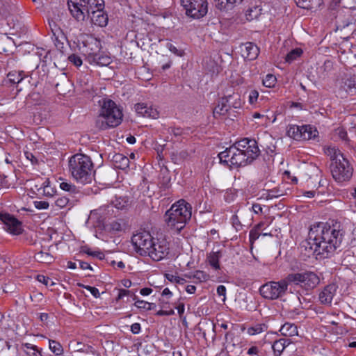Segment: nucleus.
Wrapping results in <instances>:
<instances>
[{"instance_id":"nucleus-1","label":"nucleus","mask_w":356,"mask_h":356,"mask_svg":"<svg viewBox=\"0 0 356 356\" xmlns=\"http://www.w3.org/2000/svg\"><path fill=\"white\" fill-rule=\"evenodd\" d=\"M344 235L345 230L340 222H317L311 226L308 238L302 242L301 248L308 256L316 254L327 258L341 247Z\"/></svg>"},{"instance_id":"nucleus-2","label":"nucleus","mask_w":356,"mask_h":356,"mask_svg":"<svg viewBox=\"0 0 356 356\" xmlns=\"http://www.w3.org/2000/svg\"><path fill=\"white\" fill-rule=\"evenodd\" d=\"M192 215L191 204L181 199L172 204L165 211L164 221L167 226L175 234H181Z\"/></svg>"},{"instance_id":"nucleus-3","label":"nucleus","mask_w":356,"mask_h":356,"mask_svg":"<svg viewBox=\"0 0 356 356\" xmlns=\"http://www.w3.org/2000/svg\"><path fill=\"white\" fill-rule=\"evenodd\" d=\"M68 168L72 178L77 183L88 184L94 179V163L86 154H76L72 156L68 161Z\"/></svg>"},{"instance_id":"nucleus-4","label":"nucleus","mask_w":356,"mask_h":356,"mask_svg":"<svg viewBox=\"0 0 356 356\" xmlns=\"http://www.w3.org/2000/svg\"><path fill=\"white\" fill-rule=\"evenodd\" d=\"M99 103L101 108L95 121L97 128L106 130L120 124L123 117L120 108L111 99H103Z\"/></svg>"},{"instance_id":"nucleus-5","label":"nucleus","mask_w":356,"mask_h":356,"mask_svg":"<svg viewBox=\"0 0 356 356\" xmlns=\"http://www.w3.org/2000/svg\"><path fill=\"white\" fill-rule=\"evenodd\" d=\"M324 152L332 160L330 168L333 178L338 182L350 180L353 169L343 154L335 147H326Z\"/></svg>"},{"instance_id":"nucleus-6","label":"nucleus","mask_w":356,"mask_h":356,"mask_svg":"<svg viewBox=\"0 0 356 356\" xmlns=\"http://www.w3.org/2000/svg\"><path fill=\"white\" fill-rule=\"evenodd\" d=\"M220 162L231 168L245 166L254 160L238 149L234 145L218 154Z\"/></svg>"},{"instance_id":"nucleus-7","label":"nucleus","mask_w":356,"mask_h":356,"mask_svg":"<svg viewBox=\"0 0 356 356\" xmlns=\"http://www.w3.org/2000/svg\"><path fill=\"white\" fill-rule=\"evenodd\" d=\"M289 284L287 277L278 282H268L260 286L259 293L265 299L277 300L286 294Z\"/></svg>"},{"instance_id":"nucleus-8","label":"nucleus","mask_w":356,"mask_h":356,"mask_svg":"<svg viewBox=\"0 0 356 356\" xmlns=\"http://www.w3.org/2000/svg\"><path fill=\"white\" fill-rule=\"evenodd\" d=\"M287 280L289 283L300 285L306 290L314 289L320 282L318 275L312 271L289 274Z\"/></svg>"},{"instance_id":"nucleus-9","label":"nucleus","mask_w":356,"mask_h":356,"mask_svg":"<svg viewBox=\"0 0 356 356\" xmlns=\"http://www.w3.org/2000/svg\"><path fill=\"white\" fill-rule=\"evenodd\" d=\"M181 4L186 16L195 19L202 18L208 12L207 0H181Z\"/></svg>"},{"instance_id":"nucleus-10","label":"nucleus","mask_w":356,"mask_h":356,"mask_svg":"<svg viewBox=\"0 0 356 356\" xmlns=\"http://www.w3.org/2000/svg\"><path fill=\"white\" fill-rule=\"evenodd\" d=\"M154 239L149 232L143 231L134 234L131 237V242L137 253L141 256H147Z\"/></svg>"},{"instance_id":"nucleus-11","label":"nucleus","mask_w":356,"mask_h":356,"mask_svg":"<svg viewBox=\"0 0 356 356\" xmlns=\"http://www.w3.org/2000/svg\"><path fill=\"white\" fill-rule=\"evenodd\" d=\"M82 44L83 47L79 48L86 56V60L88 63L94 61L95 57L102 49L101 41L92 35H87L82 41Z\"/></svg>"},{"instance_id":"nucleus-12","label":"nucleus","mask_w":356,"mask_h":356,"mask_svg":"<svg viewBox=\"0 0 356 356\" xmlns=\"http://www.w3.org/2000/svg\"><path fill=\"white\" fill-rule=\"evenodd\" d=\"M147 256L154 261H160L169 254V245L165 239L154 238Z\"/></svg>"},{"instance_id":"nucleus-13","label":"nucleus","mask_w":356,"mask_h":356,"mask_svg":"<svg viewBox=\"0 0 356 356\" xmlns=\"http://www.w3.org/2000/svg\"><path fill=\"white\" fill-rule=\"evenodd\" d=\"M233 145L245 155L251 156L253 160L256 159L260 154L257 142L254 139L244 138Z\"/></svg>"},{"instance_id":"nucleus-14","label":"nucleus","mask_w":356,"mask_h":356,"mask_svg":"<svg viewBox=\"0 0 356 356\" xmlns=\"http://www.w3.org/2000/svg\"><path fill=\"white\" fill-rule=\"evenodd\" d=\"M68 8L70 13L77 21H84L88 16V10L86 0H68Z\"/></svg>"},{"instance_id":"nucleus-15","label":"nucleus","mask_w":356,"mask_h":356,"mask_svg":"<svg viewBox=\"0 0 356 356\" xmlns=\"http://www.w3.org/2000/svg\"><path fill=\"white\" fill-rule=\"evenodd\" d=\"M0 220L4 228L12 234L19 235L22 232V222L13 216L7 213H0Z\"/></svg>"},{"instance_id":"nucleus-16","label":"nucleus","mask_w":356,"mask_h":356,"mask_svg":"<svg viewBox=\"0 0 356 356\" xmlns=\"http://www.w3.org/2000/svg\"><path fill=\"white\" fill-rule=\"evenodd\" d=\"M135 111L139 115L144 118L156 119L159 117L157 109L145 103H138L134 106Z\"/></svg>"},{"instance_id":"nucleus-17","label":"nucleus","mask_w":356,"mask_h":356,"mask_svg":"<svg viewBox=\"0 0 356 356\" xmlns=\"http://www.w3.org/2000/svg\"><path fill=\"white\" fill-rule=\"evenodd\" d=\"M337 286L335 284H329L319 293L318 299L321 304L330 305L335 296Z\"/></svg>"},{"instance_id":"nucleus-18","label":"nucleus","mask_w":356,"mask_h":356,"mask_svg":"<svg viewBox=\"0 0 356 356\" xmlns=\"http://www.w3.org/2000/svg\"><path fill=\"white\" fill-rule=\"evenodd\" d=\"M89 17H90L91 22L97 26L104 27L108 24V15L104 10L92 11Z\"/></svg>"},{"instance_id":"nucleus-19","label":"nucleus","mask_w":356,"mask_h":356,"mask_svg":"<svg viewBox=\"0 0 356 356\" xmlns=\"http://www.w3.org/2000/svg\"><path fill=\"white\" fill-rule=\"evenodd\" d=\"M243 56L248 60H252L257 58L259 54L258 47L252 42H246L242 49Z\"/></svg>"},{"instance_id":"nucleus-20","label":"nucleus","mask_w":356,"mask_h":356,"mask_svg":"<svg viewBox=\"0 0 356 356\" xmlns=\"http://www.w3.org/2000/svg\"><path fill=\"white\" fill-rule=\"evenodd\" d=\"M115 168L120 170H127L129 167V159L122 154H115L112 158Z\"/></svg>"},{"instance_id":"nucleus-21","label":"nucleus","mask_w":356,"mask_h":356,"mask_svg":"<svg viewBox=\"0 0 356 356\" xmlns=\"http://www.w3.org/2000/svg\"><path fill=\"white\" fill-rule=\"evenodd\" d=\"M222 257V250L211 251L207 254V261L213 270H218L220 269L219 261Z\"/></svg>"},{"instance_id":"nucleus-22","label":"nucleus","mask_w":356,"mask_h":356,"mask_svg":"<svg viewBox=\"0 0 356 356\" xmlns=\"http://www.w3.org/2000/svg\"><path fill=\"white\" fill-rule=\"evenodd\" d=\"M35 187L38 192L42 191L41 193L47 197H53L56 195V190L51 187L49 179H46L40 184V187H38V185H35Z\"/></svg>"},{"instance_id":"nucleus-23","label":"nucleus","mask_w":356,"mask_h":356,"mask_svg":"<svg viewBox=\"0 0 356 356\" xmlns=\"http://www.w3.org/2000/svg\"><path fill=\"white\" fill-rule=\"evenodd\" d=\"M307 129L305 125L298 126L292 124L290 125L287 129V135L295 140H302L304 129L307 130Z\"/></svg>"},{"instance_id":"nucleus-24","label":"nucleus","mask_w":356,"mask_h":356,"mask_svg":"<svg viewBox=\"0 0 356 356\" xmlns=\"http://www.w3.org/2000/svg\"><path fill=\"white\" fill-rule=\"evenodd\" d=\"M222 102L227 104L229 110L231 108H238L241 106V100L238 94L228 95L222 97Z\"/></svg>"},{"instance_id":"nucleus-25","label":"nucleus","mask_w":356,"mask_h":356,"mask_svg":"<svg viewBox=\"0 0 356 356\" xmlns=\"http://www.w3.org/2000/svg\"><path fill=\"white\" fill-rule=\"evenodd\" d=\"M34 259L36 261L42 264H51L54 261V256L49 252L48 250L44 248L35 253Z\"/></svg>"},{"instance_id":"nucleus-26","label":"nucleus","mask_w":356,"mask_h":356,"mask_svg":"<svg viewBox=\"0 0 356 356\" xmlns=\"http://www.w3.org/2000/svg\"><path fill=\"white\" fill-rule=\"evenodd\" d=\"M168 134L171 136L170 140L179 141L185 138L187 132L181 127H169L167 129Z\"/></svg>"},{"instance_id":"nucleus-27","label":"nucleus","mask_w":356,"mask_h":356,"mask_svg":"<svg viewBox=\"0 0 356 356\" xmlns=\"http://www.w3.org/2000/svg\"><path fill=\"white\" fill-rule=\"evenodd\" d=\"M26 77L24 71H11L7 75L8 81L12 84H19Z\"/></svg>"},{"instance_id":"nucleus-28","label":"nucleus","mask_w":356,"mask_h":356,"mask_svg":"<svg viewBox=\"0 0 356 356\" xmlns=\"http://www.w3.org/2000/svg\"><path fill=\"white\" fill-rule=\"evenodd\" d=\"M86 7L88 10V16L92 11L104 10V0H86Z\"/></svg>"},{"instance_id":"nucleus-29","label":"nucleus","mask_w":356,"mask_h":356,"mask_svg":"<svg viewBox=\"0 0 356 356\" xmlns=\"http://www.w3.org/2000/svg\"><path fill=\"white\" fill-rule=\"evenodd\" d=\"M112 63V58L104 53L99 51L95 57L94 61H90L89 63L95 64L100 66H108Z\"/></svg>"},{"instance_id":"nucleus-30","label":"nucleus","mask_w":356,"mask_h":356,"mask_svg":"<svg viewBox=\"0 0 356 356\" xmlns=\"http://www.w3.org/2000/svg\"><path fill=\"white\" fill-rule=\"evenodd\" d=\"M280 332L283 336L292 337L298 335L297 326L291 323H285L280 328Z\"/></svg>"},{"instance_id":"nucleus-31","label":"nucleus","mask_w":356,"mask_h":356,"mask_svg":"<svg viewBox=\"0 0 356 356\" xmlns=\"http://www.w3.org/2000/svg\"><path fill=\"white\" fill-rule=\"evenodd\" d=\"M242 0H214L216 7L219 10H228Z\"/></svg>"},{"instance_id":"nucleus-32","label":"nucleus","mask_w":356,"mask_h":356,"mask_svg":"<svg viewBox=\"0 0 356 356\" xmlns=\"http://www.w3.org/2000/svg\"><path fill=\"white\" fill-rule=\"evenodd\" d=\"M52 40L58 49H62L64 47V42L67 40V38L63 31L56 30V35H52Z\"/></svg>"},{"instance_id":"nucleus-33","label":"nucleus","mask_w":356,"mask_h":356,"mask_svg":"<svg viewBox=\"0 0 356 356\" xmlns=\"http://www.w3.org/2000/svg\"><path fill=\"white\" fill-rule=\"evenodd\" d=\"M229 111L227 104L222 102V97L219 100L218 105L213 108V115L215 118L225 115Z\"/></svg>"},{"instance_id":"nucleus-34","label":"nucleus","mask_w":356,"mask_h":356,"mask_svg":"<svg viewBox=\"0 0 356 356\" xmlns=\"http://www.w3.org/2000/svg\"><path fill=\"white\" fill-rule=\"evenodd\" d=\"M266 199L277 198L285 195V191L283 189V186L279 185L278 186L266 190Z\"/></svg>"},{"instance_id":"nucleus-35","label":"nucleus","mask_w":356,"mask_h":356,"mask_svg":"<svg viewBox=\"0 0 356 356\" xmlns=\"http://www.w3.org/2000/svg\"><path fill=\"white\" fill-rule=\"evenodd\" d=\"M112 203L118 209H127L129 205V198L127 196H116Z\"/></svg>"},{"instance_id":"nucleus-36","label":"nucleus","mask_w":356,"mask_h":356,"mask_svg":"<svg viewBox=\"0 0 356 356\" xmlns=\"http://www.w3.org/2000/svg\"><path fill=\"white\" fill-rule=\"evenodd\" d=\"M262 9L259 6H253L247 10L245 18L248 21H252L258 19L261 15Z\"/></svg>"},{"instance_id":"nucleus-37","label":"nucleus","mask_w":356,"mask_h":356,"mask_svg":"<svg viewBox=\"0 0 356 356\" xmlns=\"http://www.w3.org/2000/svg\"><path fill=\"white\" fill-rule=\"evenodd\" d=\"M60 188L63 191L68 192L72 195H80V191L79 189L74 184L67 182V181H62L60 184Z\"/></svg>"},{"instance_id":"nucleus-38","label":"nucleus","mask_w":356,"mask_h":356,"mask_svg":"<svg viewBox=\"0 0 356 356\" xmlns=\"http://www.w3.org/2000/svg\"><path fill=\"white\" fill-rule=\"evenodd\" d=\"M268 326L265 323H258L248 329L247 332L250 335H256L266 331Z\"/></svg>"},{"instance_id":"nucleus-39","label":"nucleus","mask_w":356,"mask_h":356,"mask_svg":"<svg viewBox=\"0 0 356 356\" xmlns=\"http://www.w3.org/2000/svg\"><path fill=\"white\" fill-rule=\"evenodd\" d=\"M302 54V51L301 49L296 48L294 49H292L290 52H289L286 57L285 60L286 63H291L295 60H296L298 57L301 56Z\"/></svg>"},{"instance_id":"nucleus-40","label":"nucleus","mask_w":356,"mask_h":356,"mask_svg":"<svg viewBox=\"0 0 356 356\" xmlns=\"http://www.w3.org/2000/svg\"><path fill=\"white\" fill-rule=\"evenodd\" d=\"M49 346L51 352L56 355H60L63 353V349L60 343L54 340L49 341Z\"/></svg>"},{"instance_id":"nucleus-41","label":"nucleus","mask_w":356,"mask_h":356,"mask_svg":"<svg viewBox=\"0 0 356 356\" xmlns=\"http://www.w3.org/2000/svg\"><path fill=\"white\" fill-rule=\"evenodd\" d=\"M307 129L303 131L302 140H307L316 137L317 132L316 129H313L310 125H305Z\"/></svg>"},{"instance_id":"nucleus-42","label":"nucleus","mask_w":356,"mask_h":356,"mask_svg":"<svg viewBox=\"0 0 356 356\" xmlns=\"http://www.w3.org/2000/svg\"><path fill=\"white\" fill-rule=\"evenodd\" d=\"M56 196V198L54 201V204L57 207L63 209L69 204L70 199L67 197L61 195Z\"/></svg>"},{"instance_id":"nucleus-43","label":"nucleus","mask_w":356,"mask_h":356,"mask_svg":"<svg viewBox=\"0 0 356 356\" xmlns=\"http://www.w3.org/2000/svg\"><path fill=\"white\" fill-rule=\"evenodd\" d=\"M284 341L282 342V340H276L273 346H272V348L274 351V353L276 356H280L282 353L284 351Z\"/></svg>"},{"instance_id":"nucleus-44","label":"nucleus","mask_w":356,"mask_h":356,"mask_svg":"<svg viewBox=\"0 0 356 356\" xmlns=\"http://www.w3.org/2000/svg\"><path fill=\"white\" fill-rule=\"evenodd\" d=\"M277 81L275 76L271 74H268L263 79V85L266 88H273Z\"/></svg>"},{"instance_id":"nucleus-45","label":"nucleus","mask_w":356,"mask_h":356,"mask_svg":"<svg viewBox=\"0 0 356 356\" xmlns=\"http://www.w3.org/2000/svg\"><path fill=\"white\" fill-rule=\"evenodd\" d=\"M135 305L141 309H145L146 310H152L156 307V304L148 302L144 300H138L135 302Z\"/></svg>"},{"instance_id":"nucleus-46","label":"nucleus","mask_w":356,"mask_h":356,"mask_svg":"<svg viewBox=\"0 0 356 356\" xmlns=\"http://www.w3.org/2000/svg\"><path fill=\"white\" fill-rule=\"evenodd\" d=\"M193 278L202 282L207 281L209 279V275L204 271L196 270L193 275Z\"/></svg>"},{"instance_id":"nucleus-47","label":"nucleus","mask_w":356,"mask_h":356,"mask_svg":"<svg viewBox=\"0 0 356 356\" xmlns=\"http://www.w3.org/2000/svg\"><path fill=\"white\" fill-rule=\"evenodd\" d=\"M109 229L113 232H118L122 230L123 225L118 220H113L108 225Z\"/></svg>"},{"instance_id":"nucleus-48","label":"nucleus","mask_w":356,"mask_h":356,"mask_svg":"<svg viewBox=\"0 0 356 356\" xmlns=\"http://www.w3.org/2000/svg\"><path fill=\"white\" fill-rule=\"evenodd\" d=\"M68 60L70 63H73L76 67H80L83 63L81 58L79 56L74 54L69 56Z\"/></svg>"},{"instance_id":"nucleus-49","label":"nucleus","mask_w":356,"mask_h":356,"mask_svg":"<svg viewBox=\"0 0 356 356\" xmlns=\"http://www.w3.org/2000/svg\"><path fill=\"white\" fill-rule=\"evenodd\" d=\"M259 92L257 90H251L248 96V102L250 104H254L257 102Z\"/></svg>"},{"instance_id":"nucleus-50","label":"nucleus","mask_w":356,"mask_h":356,"mask_svg":"<svg viewBox=\"0 0 356 356\" xmlns=\"http://www.w3.org/2000/svg\"><path fill=\"white\" fill-rule=\"evenodd\" d=\"M37 280L46 286H52L54 284V282L51 281L49 277L44 276L43 275H38L37 276Z\"/></svg>"},{"instance_id":"nucleus-51","label":"nucleus","mask_w":356,"mask_h":356,"mask_svg":"<svg viewBox=\"0 0 356 356\" xmlns=\"http://www.w3.org/2000/svg\"><path fill=\"white\" fill-rule=\"evenodd\" d=\"M165 277L169 281H170L172 282H175L177 284H182L185 282V280L184 278H181L179 276H176V275H174L172 274H166Z\"/></svg>"},{"instance_id":"nucleus-52","label":"nucleus","mask_w":356,"mask_h":356,"mask_svg":"<svg viewBox=\"0 0 356 356\" xmlns=\"http://www.w3.org/2000/svg\"><path fill=\"white\" fill-rule=\"evenodd\" d=\"M34 206L38 209H47L49 208V204L47 201H35Z\"/></svg>"},{"instance_id":"nucleus-53","label":"nucleus","mask_w":356,"mask_h":356,"mask_svg":"<svg viewBox=\"0 0 356 356\" xmlns=\"http://www.w3.org/2000/svg\"><path fill=\"white\" fill-rule=\"evenodd\" d=\"M345 84L350 89L356 88V76L353 75L348 78Z\"/></svg>"},{"instance_id":"nucleus-54","label":"nucleus","mask_w":356,"mask_h":356,"mask_svg":"<svg viewBox=\"0 0 356 356\" xmlns=\"http://www.w3.org/2000/svg\"><path fill=\"white\" fill-rule=\"evenodd\" d=\"M168 49L173 54L177 56H181L183 55V52L181 50H179L175 45L171 43L167 44Z\"/></svg>"},{"instance_id":"nucleus-55","label":"nucleus","mask_w":356,"mask_h":356,"mask_svg":"<svg viewBox=\"0 0 356 356\" xmlns=\"http://www.w3.org/2000/svg\"><path fill=\"white\" fill-rule=\"evenodd\" d=\"M336 134L342 140H347V132L346 131L342 128L339 127L335 130Z\"/></svg>"},{"instance_id":"nucleus-56","label":"nucleus","mask_w":356,"mask_h":356,"mask_svg":"<svg viewBox=\"0 0 356 356\" xmlns=\"http://www.w3.org/2000/svg\"><path fill=\"white\" fill-rule=\"evenodd\" d=\"M84 288L90 292V293L95 297V298H99L100 296L99 291L97 288L90 286H84Z\"/></svg>"},{"instance_id":"nucleus-57","label":"nucleus","mask_w":356,"mask_h":356,"mask_svg":"<svg viewBox=\"0 0 356 356\" xmlns=\"http://www.w3.org/2000/svg\"><path fill=\"white\" fill-rule=\"evenodd\" d=\"M140 330H141V327H140V323H135L131 325V331L133 334H138V333H140Z\"/></svg>"},{"instance_id":"nucleus-58","label":"nucleus","mask_w":356,"mask_h":356,"mask_svg":"<svg viewBox=\"0 0 356 356\" xmlns=\"http://www.w3.org/2000/svg\"><path fill=\"white\" fill-rule=\"evenodd\" d=\"M175 314L173 309L170 310H159L156 312V315L158 316H171Z\"/></svg>"},{"instance_id":"nucleus-59","label":"nucleus","mask_w":356,"mask_h":356,"mask_svg":"<svg viewBox=\"0 0 356 356\" xmlns=\"http://www.w3.org/2000/svg\"><path fill=\"white\" fill-rule=\"evenodd\" d=\"M217 293L220 296L225 297L226 288L223 285H219L216 289Z\"/></svg>"},{"instance_id":"nucleus-60","label":"nucleus","mask_w":356,"mask_h":356,"mask_svg":"<svg viewBox=\"0 0 356 356\" xmlns=\"http://www.w3.org/2000/svg\"><path fill=\"white\" fill-rule=\"evenodd\" d=\"M252 210L254 213L258 214L262 212V207L259 204H253Z\"/></svg>"},{"instance_id":"nucleus-61","label":"nucleus","mask_w":356,"mask_h":356,"mask_svg":"<svg viewBox=\"0 0 356 356\" xmlns=\"http://www.w3.org/2000/svg\"><path fill=\"white\" fill-rule=\"evenodd\" d=\"M79 267L80 268L83 269V270H92V266L88 263V262H85V261H79Z\"/></svg>"},{"instance_id":"nucleus-62","label":"nucleus","mask_w":356,"mask_h":356,"mask_svg":"<svg viewBox=\"0 0 356 356\" xmlns=\"http://www.w3.org/2000/svg\"><path fill=\"white\" fill-rule=\"evenodd\" d=\"M25 156L27 159L30 160L31 161L32 164L37 163V159L35 157V156L31 153V152H25Z\"/></svg>"},{"instance_id":"nucleus-63","label":"nucleus","mask_w":356,"mask_h":356,"mask_svg":"<svg viewBox=\"0 0 356 356\" xmlns=\"http://www.w3.org/2000/svg\"><path fill=\"white\" fill-rule=\"evenodd\" d=\"M232 223H233V225L234 226V227L238 229V227H241V225L238 220V218L237 217V216H233L232 218Z\"/></svg>"},{"instance_id":"nucleus-64","label":"nucleus","mask_w":356,"mask_h":356,"mask_svg":"<svg viewBox=\"0 0 356 356\" xmlns=\"http://www.w3.org/2000/svg\"><path fill=\"white\" fill-rule=\"evenodd\" d=\"M259 348L257 346H252L248 350V354L250 355H258Z\"/></svg>"}]
</instances>
